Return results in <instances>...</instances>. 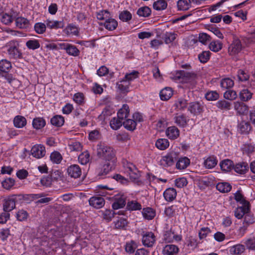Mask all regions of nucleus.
<instances>
[{
	"label": "nucleus",
	"mask_w": 255,
	"mask_h": 255,
	"mask_svg": "<svg viewBox=\"0 0 255 255\" xmlns=\"http://www.w3.org/2000/svg\"><path fill=\"white\" fill-rule=\"evenodd\" d=\"M169 142L168 139L165 138H159L155 142L156 147L160 150H164L168 147Z\"/></svg>",
	"instance_id": "obj_40"
},
{
	"label": "nucleus",
	"mask_w": 255,
	"mask_h": 255,
	"mask_svg": "<svg viewBox=\"0 0 255 255\" xmlns=\"http://www.w3.org/2000/svg\"><path fill=\"white\" fill-rule=\"evenodd\" d=\"M177 158V154L175 152H170L162 157L160 161V164L164 167L170 166L174 164Z\"/></svg>",
	"instance_id": "obj_4"
},
{
	"label": "nucleus",
	"mask_w": 255,
	"mask_h": 255,
	"mask_svg": "<svg viewBox=\"0 0 255 255\" xmlns=\"http://www.w3.org/2000/svg\"><path fill=\"white\" fill-rule=\"evenodd\" d=\"M142 215L147 220H151L155 216V212L151 208H146L143 209Z\"/></svg>",
	"instance_id": "obj_54"
},
{
	"label": "nucleus",
	"mask_w": 255,
	"mask_h": 255,
	"mask_svg": "<svg viewBox=\"0 0 255 255\" xmlns=\"http://www.w3.org/2000/svg\"><path fill=\"white\" fill-rule=\"evenodd\" d=\"M15 18V16H13L11 13H5L2 16L1 21L3 23L8 25L11 23Z\"/></svg>",
	"instance_id": "obj_52"
},
{
	"label": "nucleus",
	"mask_w": 255,
	"mask_h": 255,
	"mask_svg": "<svg viewBox=\"0 0 255 255\" xmlns=\"http://www.w3.org/2000/svg\"><path fill=\"white\" fill-rule=\"evenodd\" d=\"M123 124V122L119 118H113L110 122V126L112 128L115 130L118 129Z\"/></svg>",
	"instance_id": "obj_51"
},
{
	"label": "nucleus",
	"mask_w": 255,
	"mask_h": 255,
	"mask_svg": "<svg viewBox=\"0 0 255 255\" xmlns=\"http://www.w3.org/2000/svg\"><path fill=\"white\" fill-rule=\"evenodd\" d=\"M198 39L199 41L204 45L207 44L211 40V36L206 33H200Z\"/></svg>",
	"instance_id": "obj_62"
},
{
	"label": "nucleus",
	"mask_w": 255,
	"mask_h": 255,
	"mask_svg": "<svg viewBox=\"0 0 255 255\" xmlns=\"http://www.w3.org/2000/svg\"><path fill=\"white\" fill-rule=\"evenodd\" d=\"M209 48L214 52H218L222 48V44L219 40L212 41L209 44Z\"/></svg>",
	"instance_id": "obj_58"
},
{
	"label": "nucleus",
	"mask_w": 255,
	"mask_h": 255,
	"mask_svg": "<svg viewBox=\"0 0 255 255\" xmlns=\"http://www.w3.org/2000/svg\"><path fill=\"white\" fill-rule=\"evenodd\" d=\"M51 161L55 164H59L61 162L63 157L61 153L57 151L52 152L50 156Z\"/></svg>",
	"instance_id": "obj_44"
},
{
	"label": "nucleus",
	"mask_w": 255,
	"mask_h": 255,
	"mask_svg": "<svg viewBox=\"0 0 255 255\" xmlns=\"http://www.w3.org/2000/svg\"><path fill=\"white\" fill-rule=\"evenodd\" d=\"M211 52L209 51H204L198 55L199 61L202 63H206L210 59Z\"/></svg>",
	"instance_id": "obj_60"
},
{
	"label": "nucleus",
	"mask_w": 255,
	"mask_h": 255,
	"mask_svg": "<svg viewBox=\"0 0 255 255\" xmlns=\"http://www.w3.org/2000/svg\"><path fill=\"white\" fill-rule=\"evenodd\" d=\"M142 243L147 247H152L155 242V236L151 232H145L142 233Z\"/></svg>",
	"instance_id": "obj_5"
},
{
	"label": "nucleus",
	"mask_w": 255,
	"mask_h": 255,
	"mask_svg": "<svg viewBox=\"0 0 255 255\" xmlns=\"http://www.w3.org/2000/svg\"><path fill=\"white\" fill-rule=\"evenodd\" d=\"M221 169L225 172L230 171L234 167L233 162L228 159L222 161L220 163Z\"/></svg>",
	"instance_id": "obj_27"
},
{
	"label": "nucleus",
	"mask_w": 255,
	"mask_h": 255,
	"mask_svg": "<svg viewBox=\"0 0 255 255\" xmlns=\"http://www.w3.org/2000/svg\"><path fill=\"white\" fill-rule=\"evenodd\" d=\"M242 45L241 41L238 38H235L228 48L230 55H234L239 53L242 50Z\"/></svg>",
	"instance_id": "obj_11"
},
{
	"label": "nucleus",
	"mask_w": 255,
	"mask_h": 255,
	"mask_svg": "<svg viewBox=\"0 0 255 255\" xmlns=\"http://www.w3.org/2000/svg\"><path fill=\"white\" fill-rule=\"evenodd\" d=\"M194 76L193 73H191L184 70H179L176 71L175 76V78L181 80L182 82H185L187 79H189Z\"/></svg>",
	"instance_id": "obj_16"
},
{
	"label": "nucleus",
	"mask_w": 255,
	"mask_h": 255,
	"mask_svg": "<svg viewBox=\"0 0 255 255\" xmlns=\"http://www.w3.org/2000/svg\"><path fill=\"white\" fill-rule=\"evenodd\" d=\"M137 248V243L133 241H130V242L126 243L125 246V250L127 253L132 254L134 253L135 250Z\"/></svg>",
	"instance_id": "obj_53"
},
{
	"label": "nucleus",
	"mask_w": 255,
	"mask_h": 255,
	"mask_svg": "<svg viewBox=\"0 0 255 255\" xmlns=\"http://www.w3.org/2000/svg\"><path fill=\"white\" fill-rule=\"evenodd\" d=\"M17 27L20 28H26L29 26V21L26 18L22 17L15 18Z\"/></svg>",
	"instance_id": "obj_42"
},
{
	"label": "nucleus",
	"mask_w": 255,
	"mask_h": 255,
	"mask_svg": "<svg viewBox=\"0 0 255 255\" xmlns=\"http://www.w3.org/2000/svg\"><path fill=\"white\" fill-rule=\"evenodd\" d=\"M175 123L180 127H185L188 122L186 118L184 115L175 116L174 118Z\"/></svg>",
	"instance_id": "obj_39"
},
{
	"label": "nucleus",
	"mask_w": 255,
	"mask_h": 255,
	"mask_svg": "<svg viewBox=\"0 0 255 255\" xmlns=\"http://www.w3.org/2000/svg\"><path fill=\"white\" fill-rule=\"evenodd\" d=\"M129 114V108L127 105H124L123 107L118 111L117 117L122 121L127 118Z\"/></svg>",
	"instance_id": "obj_37"
},
{
	"label": "nucleus",
	"mask_w": 255,
	"mask_h": 255,
	"mask_svg": "<svg viewBox=\"0 0 255 255\" xmlns=\"http://www.w3.org/2000/svg\"><path fill=\"white\" fill-rule=\"evenodd\" d=\"M67 173L69 176L76 179L80 177L82 173V171L78 165L73 164L68 167Z\"/></svg>",
	"instance_id": "obj_9"
},
{
	"label": "nucleus",
	"mask_w": 255,
	"mask_h": 255,
	"mask_svg": "<svg viewBox=\"0 0 255 255\" xmlns=\"http://www.w3.org/2000/svg\"><path fill=\"white\" fill-rule=\"evenodd\" d=\"M132 18L130 12L128 10H124L119 14V18L123 21L127 22Z\"/></svg>",
	"instance_id": "obj_64"
},
{
	"label": "nucleus",
	"mask_w": 255,
	"mask_h": 255,
	"mask_svg": "<svg viewBox=\"0 0 255 255\" xmlns=\"http://www.w3.org/2000/svg\"><path fill=\"white\" fill-rule=\"evenodd\" d=\"M70 151H79L82 149V145L81 143L77 141H72L68 144Z\"/></svg>",
	"instance_id": "obj_49"
},
{
	"label": "nucleus",
	"mask_w": 255,
	"mask_h": 255,
	"mask_svg": "<svg viewBox=\"0 0 255 255\" xmlns=\"http://www.w3.org/2000/svg\"><path fill=\"white\" fill-rule=\"evenodd\" d=\"M176 195V190L173 188H168L166 189L163 193L164 199L168 202H171L174 200Z\"/></svg>",
	"instance_id": "obj_17"
},
{
	"label": "nucleus",
	"mask_w": 255,
	"mask_h": 255,
	"mask_svg": "<svg viewBox=\"0 0 255 255\" xmlns=\"http://www.w3.org/2000/svg\"><path fill=\"white\" fill-rule=\"evenodd\" d=\"M15 181L11 178L5 179L1 182L2 187L6 189L9 190L14 184Z\"/></svg>",
	"instance_id": "obj_63"
},
{
	"label": "nucleus",
	"mask_w": 255,
	"mask_h": 255,
	"mask_svg": "<svg viewBox=\"0 0 255 255\" xmlns=\"http://www.w3.org/2000/svg\"><path fill=\"white\" fill-rule=\"evenodd\" d=\"M26 119L21 116H16L13 119V125L17 128H22L26 125Z\"/></svg>",
	"instance_id": "obj_24"
},
{
	"label": "nucleus",
	"mask_w": 255,
	"mask_h": 255,
	"mask_svg": "<svg viewBox=\"0 0 255 255\" xmlns=\"http://www.w3.org/2000/svg\"><path fill=\"white\" fill-rule=\"evenodd\" d=\"M59 45L60 49L65 50L70 55L77 56L80 53V51L74 45L65 43H60Z\"/></svg>",
	"instance_id": "obj_8"
},
{
	"label": "nucleus",
	"mask_w": 255,
	"mask_h": 255,
	"mask_svg": "<svg viewBox=\"0 0 255 255\" xmlns=\"http://www.w3.org/2000/svg\"><path fill=\"white\" fill-rule=\"evenodd\" d=\"M191 6L190 0H179L177 1V7L180 10H188Z\"/></svg>",
	"instance_id": "obj_43"
},
{
	"label": "nucleus",
	"mask_w": 255,
	"mask_h": 255,
	"mask_svg": "<svg viewBox=\"0 0 255 255\" xmlns=\"http://www.w3.org/2000/svg\"><path fill=\"white\" fill-rule=\"evenodd\" d=\"M216 189L220 192L227 193L231 191L232 186L228 182H219L216 185Z\"/></svg>",
	"instance_id": "obj_35"
},
{
	"label": "nucleus",
	"mask_w": 255,
	"mask_h": 255,
	"mask_svg": "<svg viewBox=\"0 0 255 255\" xmlns=\"http://www.w3.org/2000/svg\"><path fill=\"white\" fill-rule=\"evenodd\" d=\"M167 6V3L165 0H157L153 3V7L158 11L165 9Z\"/></svg>",
	"instance_id": "obj_36"
},
{
	"label": "nucleus",
	"mask_w": 255,
	"mask_h": 255,
	"mask_svg": "<svg viewBox=\"0 0 255 255\" xmlns=\"http://www.w3.org/2000/svg\"><path fill=\"white\" fill-rule=\"evenodd\" d=\"M46 125L45 120L42 118H35L33 120L32 126L36 129L42 128Z\"/></svg>",
	"instance_id": "obj_34"
},
{
	"label": "nucleus",
	"mask_w": 255,
	"mask_h": 255,
	"mask_svg": "<svg viewBox=\"0 0 255 255\" xmlns=\"http://www.w3.org/2000/svg\"><path fill=\"white\" fill-rule=\"evenodd\" d=\"M253 93L248 89L244 88L241 90L239 93V97L241 101L247 102L252 98Z\"/></svg>",
	"instance_id": "obj_21"
},
{
	"label": "nucleus",
	"mask_w": 255,
	"mask_h": 255,
	"mask_svg": "<svg viewBox=\"0 0 255 255\" xmlns=\"http://www.w3.org/2000/svg\"><path fill=\"white\" fill-rule=\"evenodd\" d=\"M97 155L104 160L116 159L113 148L105 143H100L97 145Z\"/></svg>",
	"instance_id": "obj_1"
},
{
	"label": "nucleus",
	"mask_w": 255,
	"mask_h": 255,
	"mask_svg": "<svg viewBox=\"0 0 255 255\" xmlns=\"http://www.w3.org/2000/svg\"><path fill=\"white\" fill-rule=\"evenodd\" d=\"M203 104L199 102H193L189 103L188 111L193 115H198L203 112Z\"/></svg>",
	"instance_id": "obj_7"
},
{
	"label": "nucleus",
	"mask_w": 255,
	"mask_h": 255,
	"mask_svg": "<svg viewBox=\"0 0 255 255\" xmlns=\"http://www.w3.org/2000/svg\"><path fill=\"white\" fill-rule=\"evenodd\" d=\"M11 68V64L10 61L6 59H2L0 61V71L7 73Z\"/></svg>",
	"instance_id": "obj_41"
},
{
	"label": "nucleus",
	"mask_w": 255,
	"mask_h": 255,
	"mask_svg": "<svg viewBox=\"0 0 255 255\" xmlns=\"http://www.w3.org/2000/svg\"><path fill=\"white\" fill-rule=\"evenodd\" d=\"M46 26L50 28H62L64 26V23L62 21H54L50 19H47L45 21Z\"/></svg>",
	"instance_id": "obj_20"
},
{
	"label": "nucleus",
	"mask_w": 255,
	"mask_h": 255,
	"mask_svg": "<svg viewBox=\"0 0 255 255\" xmlns=\"http://www.w3.org/2000/svg\"><path fill=\"white\" fill-rule=\"evenodd\" d=\"M90 206L96 209H100L105 205V200L104 198L100 196H93L89 200Z\"/></svg>",
	"instance_id": "obj_14"
},
{
	"label": "nucleus",
	"mask_w": 255,
	"mask_h": 255,
	"mask_svg": "<svg viewBox=\"0 0 255 255\" xmlns=\"http://www.w3.org/2000/svg\"><path fill=\"white\" fill-rule=\"evenodd\" d=\"M26 46L29 49L35 50L40 47V43L37 40H29L26 42Z\"/></svg>",
	"instance_id": "obj_61"
},
{
	"label": "nucleus",
	"mask_w": 255,
	"mask_h": 255,
	"mask_svg": "<svg viewBox=\"0 0 255 255\" xmlns=\"http://www.w3.org/2000/svg\"><path fill=\"white\" fill-rule=\"evenodd\" d=\"M165 134L169 139L174 140L179 137L180 131L175 126H171L166 129Z\"/></svg>",
	"instance_id": "obj_15"
},
{
	"label": "nucleus",
	"mask_w": 255,
	"mask_h": 255,
	"mask_svg": "<svg viewBox=\"0 0 255 255\" xmlns=\"http://www.w3.org/2000/svg\"><path fill=\"white\" fill-rule=\"evenodd\" d=\"M190 161L186 157H182L179 159L176 163V168L178 169H184L190 164Z\"/></svg>",
	"instance_id": "obj_31"
},
{
	"label": "nucleus",
	"mask_w": 255,
	"mask_h": 255,
	"mask_svg": "<svg viewBox=\"0 0 255 255\" xmlns=\"http://www.w3.org/2000/svg\"><path fill=\"white\" fill-rule=\"evenodd\" d=\"M245 250V246L242 244H237L229 248V252L231 255H241Z\"/></svg>",
	"instance_id": "obj_25"
},
{
	"label": "nucleus",
	"mask_w": 255,
	"mask_h": 255,
	"mask_svg": "<svg viewBox=\"0 0 255 255\" xmlns=\"http://www.w3.org/2000/svg\"><path fill=\"white\" fill-rule=\"evenodd\" d=\"M173 94L171 88L166 87L162 89L160 92V99L163 101L169 100Z\"/></svg>",
	"instance_id": "obj_30"
},
{
	"label": "nucleus",
	"mask_w": 255,
	"mask_h": 255,
	"mask_svg": "<svg viewBox=\"0 0 255 255\" xmlns=\"http://www.w3.org/2000/svg\"><path fill=\"white\" fill-rule=\"evenodd\" d=\"M233 168L237 173L244 174L247 172L249 167L247 163L243 162L237 164Z\"/></svg>",
	"instance_id": "obj_29"
},
{
	"label": "nucleus",
	"mask_w": 255,
	"mask_h": 255,
	"mask_svg": "<svg viewBox=\"0 0 255 255\" xmlns=\"http://www.w3.org/2000/svg\"><path fill=\"white\" fill-rule=\"evenodd\" d=\"M234 109L239 115H245L249 110V107L245 104L237 102L234 104Z\"/></svg>",
	"instance_id": "obj_18"
},
{
	"label": "nucleus",
	"mask_w": 255,
	"mask_h": 255,
	"mask_svg": "<svg viewBox=\"0 0 255 255\" xmlns=\"http://www.w3.org/2000/svg\"><path fill=\"white\" fill-rule=\"evenodd\" d=\"M151 10L148 6L141 7L138 8L136 13L139 16L144 17H148L150 15Z\"/></svg>",
	"instance_id": "obj_46"
},
{
	"label": "nucleus",
	"mask_w": 255,
	"mask_h": 255,
	"mask_svg": "<svg viewBox=\"0 0 255 255\" xmlns=\"http://www.w3.org/2000/svg\"><path fill=\"white\" fill-rule=\"evenodd\" d=\"M238 78L239 81L241 82L247 81L249 79L250 75L246 70L239 69L238 71Z\"/></svg>",
	"instance_id": "obj_55"
},
{
	"label": "nucleus",
	"mask_w": 255,
	"mask_h": 255,
	"mask_svg": "<svg viewBox=\"0 0 255 255\" xmlns=\"http://www.w3.org/2000/svg\"><path fill=\"white\" fill-rule=\"evenodd\" d=\"M177 34L174 32H166L163 35V39L166 44L173 42L176 38Z\"/></svg>",
	"instance_id": "obj_48"
},
{
	"label": "nucleus",
	"mask_w": 255,
	"mask_h": 255,
	"mask_svg": "<svg viewBox=\"0 0 255 255\" xmlns=\"http://www.w3.org/2000/svg\"><path fill=\"white\" fill-rule=\"evenodd\" d=\"M46 153L45 147L41 144L34 145L31 149L33 156L37 158L43 157Z\"/></svg>",
	"instance_id": "obj_12"
},
{
	"label": "nucleus",
	"mask_w": 255,
	"mask_h": 255,
	"mask_svg": "<svg viewBox=\"0 0 255 255\" xmlns=\"http://www.w3.org/2000/svg\"><path fill=\"white\" fill-rule=\"evenodd\" d=\"M127 208L129 210H139L141 209V205L137 201L132 200L128 202Z\"/></svg>",
	"instance_id": "obj_56"
},
{
	"label": "nucleus",
	"mask_w": 255,
	"mask_h": 255,
	"mask_svg": "<svg viewBox=\"0 0 255 255\" xmlns=\"http://www.w3.org/2000/svg\"><path fill=\"white\" fill-rule=\"evenodd\" d=\"M125 167L131 180L135 181L139 178L140 173L134 165L131 163L128 162L125 166Z\"/></svg>",
	"instance_id": "obj_6"
},
{
	"label": "nucleus",
	"mask_w": 255,
	"mask_h": 255,
	"mask_svg": "<svg viewBox=\"0 0 255 255\" xmlns=\"http://www.w3.org/2000/svg\"><path fill=\"white\" fill-rule=\"evenodd\" d=\"M13 195L4 200L3 210L4 212L8 213L15 208L16 198Z\"/></svg>",
	"instance_id": "obj_13"
},
{
	"label": "nucleus",
	"mask_w": 255,
	"mask_h": 255,
	"mask_svg": "<svg viewBox=\"0 0 255 255\" xmlns=\"http://www.w3.org/2000/svg\"><path fill=\"white\" fill-rule=\"evenodd\" d=\"M117 214L124 215V212L120 211L118 212H116L112 210H106L103 213L104 218L108 221H111L112 219L114 217V215Z\"/></svg>",
	"instance_id": "obj_32"
},
{
	"label": "nucleus",
	"mask_w": 255,
	"mask_h": 255,
	"mask_svg": "<svg viewBox=\"0 0 255 255\" xmlns=\"http://www.w3.org/2000/svg\"><path fill=\"white\" fill-rule=\"evenodd\" d=\"M217 158L214 156H210L204 161V164L206 168L212 169L217 164Z\"/></svg>",
	"instance_id": "obj_26"
},
{
	"label": "nucleus",
	"mask_w": 255,
	"mask_h": 255,
	"mask_svg": "<svg viewBox=\"0 0 255 255\" xmlns=\"http://www.w3.org/2000/svg\"><path fill=\"white\" fill-rule=\"evenodd\" d=\"M50 122L52 125L60 127L64 125V119L62 116L56 115L51 118Z\"/></svg>",
	"instance_id": "obj_38"
},
{
	"label": "nucleus",
	"mask_w": 255,
	"mask_h": 255,
	"mask_svg": "<svg viewBox=\"0 0 255 255\" xmlns=\"http://www.w3.org/2000/svg\"><path fill=\"white\" fill-rule=\"evenodd\" d=\"M97 18L100 20L107 21L111 17L110 12L107 10H102L97 13Z\"/></svg>",
	"instance_id": "obj_47"
},
{
	"label": "nucleus",
	"mask_w": 255,
	"mask_h": 255,
	"mask_svg": "<svg viewBox=\"0 0 255 255\" xmlns=\"http://www.w3.org/2000/svg\"><path fill=\"white\" fill-rule=\"evenodd\" d=\"M123 125L126 129L129 130H133L135 128L136 123L133 120L127 119L126 121L123 122Z\"/></svg>",
	"instance_id": "obj_57"
},
{
	"label": "nucleus",
	"mask_w": 255,
	"mask_h": 255,
	"mask_svg": "<svg viewBox=\"0 0 255 255\" xmlns=\"http://www.w3.org/2000/svg\"><path fill=\"white\" fill-rule=\"evenodd\" d=\"M126 196L124 194L116 195L115 201L112 205L113 209L118 210L124 207L126 203Z\"/></svg>",
	"instance_id": "obj_10"
},
{
	"label": "nucleus",
	"mask_w": 255,
	"mask_h": 255,
	"mask_svg": "<svg viewBox=\"0 0 255 255\" xmlns=\"http://www.w3.org/2000/svg\"><path fill=\"white\" fill-rule=\"evenodd\" d=\"M118 24L117 21L111 17L107 21H105L103 25L107 29L112 31L117 27Z\"/></svg>",
	"instance_id": "obj_33"
},
{
	"label": "nucleus",
	"mask_w": 255,
	"mask_h": 255,
	"mask_svg": "<svg viewBox=\"0 0 255 255\" xmlns=\"http://www.w3.org/2000/svg\"><path fill=\"white\" fill-rule=\"evenodd\" d=\"M216 106L221 110L227 111L231 110L232 104L225 100H221L216 103Z\"/></svg>",
	"instance_id": "obj_22"
},
{
	"label": "nucleus",
	"mask_w": 255,
	"mask_h": 255,
	"mask_svg": "<svg viewBox=\"0 0 255 255\" xmlns=\"http://www.w3.org/2000/svg\"><path fill=\"white\" fill-rule=\"evenodd\" d=\"M116 159H108L105 160L104 162L98 169V175L103 176L107 174L115 168Z\"/></svg>",
	"instance_id": "obj_3"
},
{
	"label": "nucleus",
	"mask_w": 255,
	"mask_h": 255,
	"mask_svg": "<svg viewBox=\"0 0 255 255\" xmlns=\"http://www.w3.org/2000/svg\"><path fill=\"white\" fill-rule=\"evenodd\" d=\"M251 129L252 127L248 122L242 121L238 125V130L242 134H248Z\"/></svg>",
	"instance_id": "obj_19"
},
{
	"label": "nucleus",
	"mask_w": 255,
	"mask_h": 255,
	"mask_svg": "<svg viewBox=\"0 0 255 255\" xmlns=\"http://www.w3.org/2000/svg\"><path fill=\"white\" fill-rule=\"evenodd\" d=\"M249 210L248 206H243L238 207L235 211V216L239 219H242L244 217L246 213L249 212Z\"/></svg>",
	"instance_id": "obj_28"
},
{
	"label": "nucleus",
	"mask_w": 255,
	"mask_h": 255,
	"mask_svg": "<svg viewBox=\"0 0 255 255\" xmlns=\"http://www.w3.org/2000/svg\"><path fill=\"white\" fill-rule=\"evenodd\" d=\"M90 155L89 152L86 150L79 155L78 160L81 164L85 165L90 161Z\"/></svg>",
	"instance_id": "obj_45"
},
{
	"label": "nucleus",
	"mask_w": 255,
	"mask_h": 255,
	"mask_svg": "<svg viewBox=\"0 0 255 255\" xmlns=\"http://www.w3.org/2000/svg\"><path fill=\"white\" fill-rule=\"evenodd\" d=\"M187 106V101L183 99H179L175 101L174 106L179 110H183Z\"/></svg>",
	"instance_id": "obj_59"
},
{
	"label": "nucleus",
	"mask_w": 255,
	"mask_h": 255,
	"mask_svg": "<svg viewBox=\"0 0 255 255\" xmlns=\"http://www.w3.org/2000/svg\"><path fill=\"white\" fill-rule=\"evenodd\" d=\"M4 47L10 58L20 59L22 57V53L19 49V43L18 41L13 40L6 43Z\"/></svg>",
	"instance_id": "obj_2"
},
{
	"label": "nucleus",
	"mask_w": 255,
	"mask_h": 255,
	"mask_svg": "<svg viewBox=\"0 0 255 255\" xmlns=\"http://www.w3.org/2000/svg\"><path fill=\"white\" fill-rule=\"evenodd\" d=\"M178 252V247L174 245H167L163 250V254L166 255H175Z\"/></svg>",
	"instance_id": "obj_23"
},
{
	"label": "nucleus",
	"mask_w": 255,
	"mask_h": 255,
	"mask_svg": "<svg viewBox=\"0 0 255 255\" xmlns=\"http://www.w3.org/2000/svg\"><path fill=\"white\" fill-rule=\"evenodd\" d=\"M234 85V81L229 78L223 79L220 82V86L224 89L231 88Z\"/></svg>",
	"instance_id": "obj_50"
}]
</instances>
